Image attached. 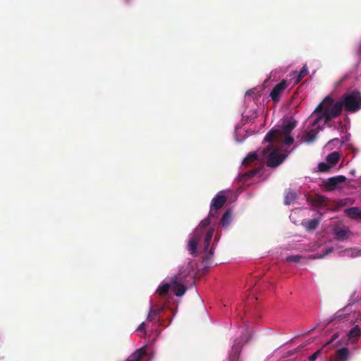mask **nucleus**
<instances>
[{
  "instance_id": "obj_1",
  "label": "nucleus",
  "mask_w": 361,
  "mask_h": 361,
  "mask_svg": "<svg viewBox=\"0 0 361 361\" xmlns=\"http://www.w3.org/2000/svg\"><path fill=\"white\" fill-rule=\"evenodd\" d=\"M343 106L342 101L337 102L334 104V99L330 97H326L315 109V112L322 114L314 120L312 126H316L323 118L325 119L324 123H327L331 118L338 117L341 115Z\"/></svg>"
},
{
  "instance_id": "obj_2",
  "label": "nucleus",
  "mask_w": 361,
  "mask_h": 361,
  "mask_svg": "<svg viewBox=\"0 0 361 361\" xmlns=\"http://www.w3.org/2000/svg\"><path fill=\"white\" fill-rule=\"evenodd\" d=\"M185 264V267H181L178 274L171 277L170 279L171 284L173 286V291L178 297L183 296L186 292L187 288L184 284L181 283V282L184 281L193 270V264L190 259H187Z\"/></svg>"
},
{
  "instance_id": "obj_3",
  "label": "nucleus",
  "mask_w": 361,
  "mask_h": 361,
  "mask_svg": "<svg viewBox=\"0 0 361 361\" xmlns=\"http://www.w3.org/2000/svg\"><path fill=\"white\" fill-rule=\"evenodd\" d=\"M297 121L293 118L283 121L282 130H271L265 136L264 140L266 142H280L283 134H291L292 130L296 127Z\"/></svg>"
},
{
  "instance_id": "obj_4",
  "label": "nucleus",
  "mask_w": 361,
  "mask_h": 361,
  "mask_svg": "<svg viewBox=\"0 0 361 361\" xmlns=\"http://www.w3.org/2000/svg\"><path fill=\"white\" fill-rule=\"evenodd\" d=\"M342 102L347 111L355 112L361 109V94L357 91L345 94Z\"/></svg>"
},
{
  "instance_id": "obj_5",
  "label": "nucleus",
  "mask_w": 361,
  "mask_h": 361,
  "mask_svg": "<svg viewBox=\"0 0 361 361\" xmlns=\"http://www.w3.org/2000/svg\"><path fill=\"white\" fill-rule=\"evenodd\" d=\"M214 228H211L208 230L206 233L204 240V251L206 253V256L204 257L203 262L206 264L207 267H211V259L214 255V247L212 246L209 251V247L210 245V243L212 241L213 235H214Z\"/></svg>"
},
{
  "instance_id": "obj_6",
  "label": "nucleus",
  "mask_w": 361,
  "mask_h": 361,
  "mask_svg": "<svg viewBox=\"0 0 361 361\" xmlns=\"http://www.w3.org/2000/svg\"><path fill=\"white\" fill-rule=\"evenodd\" d=\"M227 197L224 194V192H219L212 200L209 210L210 217H218V211L226 202Z\"/></svg>"
},
{
  "instance_id": "obj_7",
  "label": "nucleus",
  "mask_w": 361,
  "mask_h": 361,
  "mask_svg": "<svg viewBox=\"0 0 361 361\" xmlns=\"http://www.w3.org/2000/svg\"><path fill=\"white\" fill-rule=\"evenodd\" d=\"M285 158V155L279 153L276 150H272L268 154L267 165L272 168L278 166L283 161Z\"/></svg>"
},
{
  "instance_id": "obj_8",
  "label": "nucleus",
  "mask_w": 361,
  "mask_h": 361,
  "mask_svg": "<svg viewBox=\"0 0 361 361\" xmlns=\"http://www.w3.org/2000/svg\"><path fill=\"white\" fill-rule=\"evenodd\" d=\"M346 177L343 175L336 176L334 177L329 178L324 180L322 185L329 191H331L336 189L339 183L345 182Z\"/></svg>"
},
{
  "instance_id": "obj_9",
  "label": "nucleus",
  "mask_w": 361,
  "mask_h": 361,
  "mask_svg": "<svg viewBox=\"0 0 361 361\" xmlns=\"http://www.w3.org/2000/svg\"><path fill=\"white\" fill-rule=\"evenodd\" d=\"M288 83L287 80H282L279 83L276 85L271 92L270 97L272 101L275 103L279 102L281 94L288 87Z\"/></svg>"
},
{
  "instance_id": "obj_10",
  "label": "nucleus",
  "mask_w": 361,
  "mask_h": 361,
  "mask_svg": "<svg viewBox=\"0 0 361 361\" xmlns=\"http://www.w3.org/2000/svg\"><path fill=\"white\" fill-rule=\"evenodd\" d=\"M146 354V347L140 348L130 355L126 361H141Z\"/></svg>"
},
{
  "instance_id": "obj_11",
  "label": "nucleus",
  "mask_w": 361,
  "mask_h": 361,
  "mask_svg": "<svg viewBox=\"0 0 361 361\" xmlns=\"http://www.w3.org/2000/svg\"><path fill=\"white\" fill-rule=\"evenodd\" d=\"M199 243V238L196 235L192 236L188 243V250L190 253L196 257L197 255V248Z\"/></svg>"
},
{
  "instance_id": "obj_12",
  "label": "nucleus",
  "mask_w": 361,
  "mask_h": 361,
  "mask_svg": "<svg viewBox=\"0 0 361 361\" xmlns=\"http://www.w3.org/2000/svg\"><path fill=\"white\" fill-rule=\"evenodd\" d=\"M345 214L352 219H361V209H360L358 207H353L348 208L345 210Z\"/></svg>"
},
{
  "instance_id": "obj_13",
  "label": "nucleus",
  "mask_w": 361,
  "mask_h": 361,
  "mask_svg": "<svg viewBox=\"0 0 361 361\" xmlns=\"http://www.w3.org/2000/svg\"><path fill=\"white\" fill-rule=\"evenodd\" d=\"M350 352L347 348L338 349L335 355L334 361H346L349 357Z\"/></svg>"
},
{
  "instance_id": "obj_14",
  "label": "nucleus",
  "mask_w": 361,
  "mask_h": 361,
  "mask_svg": "<svg viewBox=\"0 0 361 361\" xmlns=\"http://www.w3.org/2000/svg\"><path fill=\"white\" fill-rule=\"evenodd\" d=\"M350 304L347 305L344 308L339 310L336 313L335 316V319H337L338 321H347L349 319V318L352 315V312L350 313H345L348 310V308Z\"/></svg>"
},
{
  "instance_id": "obj_15",
  "label": "nucleus",
  "mask_w": 361,
  "mask_h": 361,
  "mask_svg": "<svg viewBox=\"0 0 361 361\" xmlns=\"http://www.w3.org/2000/svg\"><path fill=\"white\" fill-rule=\"evenodd\" d=\"M163 310V306H152L147 316V321H153L155 319V317L161 313Z\"/></svg>"
},
{
  "instance_id": "obj_16",
  "label": "nucleus",
  "mask_w": 361,
  "mask_h": 361,
  "mask_svg": "<svg viewBox=\"0 0 361 361\" xmlns=\"http://www.w3.org/2000/svg\"><path fill=\"white\" fill-rule=\"evenodd\" d=\"M340 159V154L337 152H334L329 155H327L326 158V163H328L331 167L336 165Z\"/></svg>"
},
{
  "instance_id": "obj_17",
  "label": "nucleus",
  "mask_w": 361,
  "mask_h": 361,
  "mask_svg": "<svg viewBox=\"0 0 361 361\" xmlns=\"http://www.w3.org/2000/svg\"><path fill=\"white\" fill-rule=\"evenodd\" d=\"M258 160V155L256 152H251L243 159L242 164L247 167L249 166L252 163Z\"/></svg>"
},
{
  "instance_id": "obj_18",
  "label": "nucleus",
  "mask_w": 361,
  "mask_h": 361,
  "mask_svg": "<svg viewBox=\"0 0 361 361\" xmlns=\"http://www.w3.org/2000/svg\"><path fill=\"white\" fill-rule=\"evenodd\" d=\"M231 221V209H228L224 213V214L221 219L220 224L223 227L227 228L228 226V225L230 224Z\"/></svg>"
},
{
  "instance_id": "obj_19",
  "label": "nucleus",
  "mask_w": 361,
  "mask_h": 361,
  "mask_svg": "<svg viewBox=\"0 0 361 361\" xmlns=\"http://www.w3.org/2000/svg\"><path fill=\"white\" fill-rule=\"evenodd\" d=\"M360 334L361 330L359 328L358 325H356L350 329L348 335L350 340L355 341L360 337Z\"/></svg>"
},
{
  "instance_id": "obj_20",
  "label": "nucleus",
  "mask_w": 361,
  "mask_h": 361,
  "mask_svg": "<svg viewBox=\"0 0 361 361\" xmlns=\"http://www.w3.org/2000/svg\"><path fill=\"white\" fill-rule=\"evenodd\" d=\"M319 224V221L317 219H312L308 220L307 221H306L305 223L303 224L305 227L308 231H313V230L316 229L318 227Z\"/></svg>"
},
{
  "instance_id": "obj_21",
  "label": "nucleus",
  "mask_w": 361,
  "mask_h": 361,
  "mask_svg": "<svg viewBox=\"0 0 361 361\" xmlns=\"http://www.w3.org/2000/svg\"><path fill=\"white\" fill-rule=\"evenodd\" d=\"M294 74L296 75V78L294 83L297 84L300 82V81L308 74V68L307 65H304L298 73H294Z\"/></svg>"
},
{
  "instance_id": "obj_22",
  "label": "nucleus",
  "mask_w": 361,
  "mask_h": 361,
  "mask_svg": "<svg viewBox=\"0 0 361 361\" xmlns=\"http://www.w3.org/2000/svg\"><path fill=\"white\" fill-rule=\"evenodd\" d=\"M334 234L338 240H343L347 237V231L342 228H335Z\"/></svg>"
},
{
  "instance_id": "obj_23",
  "label": "nucleus",
  "mask_w": 361,
  "mask_h": 361,
  "mask_svg": "<svg viewBox=\"0 0 361 361\" xmlns=\"http://www.w3.org/2000/svg\"><path fill=\"white\" fill-rule=\"evenodd\" d=\"M297 195L296 193L293 191H288L286 192L284 199L285 204L290 205L296 200Z\"/></svg>"
},
{
  "instance_id": "obj_24",
  "label": "nucleus",
  "mask_w": 361,
  "mask_h": 361,
  "mask_svg": "<svg viewBox=\"0 0 361 361\" xmlns=\"http://www.w3.org/2000/svg\"><path fill=\"white\" fill-rule=\"evenodd\" d=\"M317 132L314 130H310L309 131L305 132V141L307 143H310L314 141L317 137Z\"/></svg>"
},
{
  "instance_id": "obj_25",
  "label": "nucleus",
  "mask_w": 361,
  "mask_h": 361,
  "mask_svg": "<svg viewBox=\"0 0 361 361\" xmlns=\"http://www.w3.org/2000/svg\"><path fill=\"white\" fill-rule=\"evenodd\" d=\"M261 169L259 168L254 169L248 171L241 176V178H250L260 173Z\"/></svg>"
},
{
  "instance_id": "obj_26",
  "label": "nucleus",
  "mask_w": 361,
  "mask_h": 361,
  "mask_svg": "<svg viewBox=\"0 0 361 361\" xmlns=\"http://www.w3.org/2000/svg\"><path fill=\"white\" fill-rule=\"evenodd\" d=\"M171 282L170 283H166L161 286H160L158 289L157 292L160 295H165L169 290L171 287Z\"/></svg>"
},
{
  "instance_id": "obj_27",
  "label": "nucleus",
  "mask_w": 361,
  "mask_h": 361,
  "mask_svg": "<svg viewBox=\"0 0 361 361\" xmlns=\"http://www.w3.org/2000/svg\"><path fill=\"white\" fill-rule=\"evenodd\" d=\"M282 141L286 145H290L294 142V138L291 136V134H283Z\"/></svg>"
},
{
  "instance_id": "obj_28",
  "label": "nucleus",
  "mask_w": 361,
  "mask_h": 361,
  "mask_svg": "<svg viewBox=\"0 0 361 361\" xmlns=\"http://www.w3.org/2000/svg\"><path fill=\"white\" fill-rule=\"evenodd\" d=\"M331 169V166H330L328 163L320 162L318 165V169L321 172H328Z\"/></svg>"
},
{
  "instance_id": "obj_29",
  "label": "nucleus",
  "mask_w": 361,
  "mask_h": 361,
  "mask_svg": "<svg viewBox=\"0 0 361 361\" xmlns=\"http://www.w3.org/2000/svg\"><path fill=\"white\" fill-rule=\"evenodd\" d=\"M216 219L217 217H210L209 214L207 218L203 219L201 221L200 226L202 228H206L210 224L211 221H212L213 220H216Z\"/></svg>"
},
{
  "instance_id": "obj_30",
  "label": "nucleus",
  "mask_w": 361,
  "mask_h": 361,
  "mask_svg": "<svg viewBox=\"0 0 361 361\" xmlns=\"http://www.w3.org/2000/svg\"><path fill=\"white\" fill-rule=\"evenodd\" d=\"M302 257L299 255H290L288 256L286 259L287 262H299Z\"/></svg>"
},
{
  "instance_id": "obj_31",
  "label": "nucleus",
  "mask_w": 361,
  "mask_h": 361,
  "mask_svg": "<svg viewBox=\"0 0 361 361\" xmlns=\"http://www.w3.org/2000/svg\"><path fill=\"white\" fill-rule=\"evenodd\" d=\"M321 353H322V350L321 349L317 350L315 353H314L312 355H311L308 357V360L309 361H315L317 360V358L318 357V356L321 355Z\"/></svg>"
},
{
  "instance_id": "obj_32",
  "label": "nucleus",
  "mask_w": 361,
  "mask_h": 361,
  "mask_svg": "<svg viewBox=\"0 0 361 361\" xmlns=\"http://www.w3.org/2000/svg\"><path fill=\"white\" fill-rule=\"evenodd\" d=\"M314 202L317 205H322L324 202V198L322 196L318 197L315 200Z\"/></svg>"
},
{
  "instance_id": "obj_33",
  "label": "nucleus",
  "mask_w": 361,
  "mask_h": 361,
  "mask_svg": "<svg viewBox=\"0 0 361 361\" xmlns=\"http://www.w3.org/2000/svg\"><path fill=\"white\" fill-rule=\"evenodd\" d=\"M360 255L359 249H353L352 250V252L350 254L351 257H360Z\"/></svg>"
},
{
  "instance_id": "obj_34",
  "label": "nucleus",
  "mask_w": 361,
  "mask_h": 361,
  "mask_svg": "<svg viewBox=\"0 0 361 361\" xmlns=\"http://www.w3.org/2000/svg\"><path fill=\"white\" fill-rule=\"evenodd\" d=\"M334 250L333 247H329L328 249H326V250L324 251V254L319 257H318L317 258H322V257H324V256L329 255V253L332 252Z\"/></svg>"
},
{
  "instance_id": "obj_35",
  "label": "nucleus",
  "mask_w": 361,
  "mask_h": 361,
  "mask_svg": "<svg viewBox=\"0 0 361 361\" xmlns=\"http://www.w3.org/2000/svg\"><path fill=\"white\" fill-rule=\"evenodd\" d=\"M145 329H146V324L145 323L142 322V324H140V326H138L137 328V331H145Z\"/></svg>"
},
{
  "instance_id": "obj_36",
  "label": "nucleus",
  "mask_w": 361,
  "mask_h": 361,
  "mask_svg": "<svg viewBox=\"0 0 361 361\" xmlns=\"http://www.w3.org/2000/svg\"><path fill=\"white\" fill-rule=\"evenodd\" d=\"M271 150V146L267 147L265 149L263 150V155L265 156L269 151Z\"/></svg>"
},
{
  "instance_id": "obj_37",
  "label": "nucleus",
  "mask_w": 361,
  "mask_h": 361,
  "mask_svg": "<svg viewBox=\"0 0 361 361\" xmlns=\"http://www.w3.org/2000/svg\"><path fill=\"white\" fill-rule=\"evenodd\" d=\"M360 255L361 256V249H359Z\"/></svg>"
}]
</instances>
